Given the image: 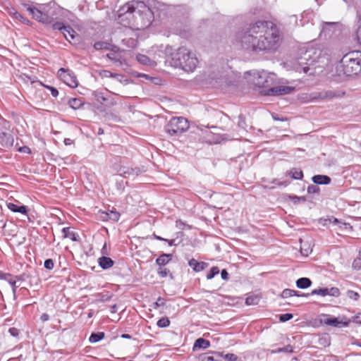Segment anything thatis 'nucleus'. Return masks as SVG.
<instances>
[{"mask_svg":"<svg viewBox=\"0 0 361 361\" xmlns=\"http://www.w3.org/2000/svg\"><path fill=\"white\" fill-rule=\"evenodd\" d=\"M243 49L255 53L275 51L281 37L277 26L271 21L258 20L236 35Z\"/></svg>","mask_w":361,"mask_h":361,"instance_id":"nucleus-1","label":"nucleus"},{"mask_svg":"<svg viewBox=\"0 0 361 361\" xmlns=\"http://www.w3.org/2000/svg\"><path fill=\"white\" fill-rule=\"evenodd\" d=\"M132 16L137 24L140 23L142 29L148 27L154 20V13L144 1L132 0L118 11V18L121 20H124L126 16Z\"/></svg>","mask_w":361,"mask_h":361,"instance_id":"nucleus-2","label":"nucleus"},{"mask_svg":"<svg viewBox=\"0 0 361 361\" xmlns=\"http://www.w3.org/2000/svg\"><path fill=\"white\" fill-rule=\"evenodd\" d=\"M171 47H167L166 53L171 54V63L175 68H179L185 72H193L196 68L198 59L195 54L185 47H180L173 52H170Z\"/></svg>","mask_w":361,"mask_h":361,"instance_id":"nucleus-3","label":"nucleus"},{"mask_svg":"<svg viewBox=\"0 0 361 361\" xmlns=\"http://www.w3.org/2000/svg\"><path fill=\"white\" fill-rule=\"evenodd\" d=\"M27 10L36 20L45 25H50L53 30L60 31L68 42H71V40H73L78 37L76 32L71 25H65L61 22L53 23V18L49 16L47 13H44L42 10L30 6H27Z\"/></svg>","mask_w":361,"mask_h":361,"instance_id":"nucleus-4","label":"nucleus"},{"mask_svg":"<svg viewBox=\"0 0 361 361\" xmlns=\"http://www.w3.org/2000/svg\"><path fill=\"white\" fill-rule=\"evenodd\" d=\"M320 55V52L317 53L315 49L310 48L305 51L296 59L293 63V68L295 71L312 75L314 74L315 68L313 67L317 61Z\"/></svg>","mask_w":361,"mask_h":361,"instance_id":"nucleus-5","label":"nucleus"},{"mask_svg":"<svg viewBox=\"0 0 361 361\" xmlns=\"http://www.w3.org/2000/svg\"><path fill=\"white\" fill-rule=\"evenodd\" d=\"M341 67L347 76L357 75L361 71V52L353 51L344 55L341 61Z\"/></svg>","mask_w":361,"mask_h":361,"instance_id":"nucleus-6","label":"nucleus"},{"mask_svg":"<svg viewBox=\"0 0 361 361\" xmlns=\"http://www.w3.org/2000/svg\"><path fill=\"white\" fill-rule=\"evenodd\" d=\"M188 121L184 117H173L164 126V131L171 136H178L188 130Z\"/></svg>","mask_w":361,"mask_h":361,"instance_id":"nucleus-7","label":"nucleus"},{"mask_svg":"<svg viewBox=\"0 0 361 361\" xmlns=\"http://www.w3.org/2000/svg\"><path fill=\"white\" fill-rule=\"evenodd\" d=\"M343 25L339 22H322L320 37L325 39H334L337 38L342 32Z\"/></svg>","mask_w":361,"mask_h":361,"instance_id":"nucleus-8","label":"nucleus"},{"mask_svg":"<svg viewBox=\"0 0 361 361\" xmlns=\"http://www.w3.org/2000/svg\"><path fill=\"white\" fill-rule=\"evenodd\" d=\"M276 74L262 71L258 73V76L255 78V84L259 87L267 90L276 84Z\"/></svg>","mask_w":361,"mask_h":361,"instance_id":"nucleus-9","label":"nucleus"},{"mask_svg":"<svg viewBox=\"0 0 361 361\" xmlns=\"http://www.w3.org/2000/svg\"><path fill=\"white\" fill-rule=\"evenodd\" d=\"M322 324L325 325L342 328L348 326V322H347V317L345 316L334 317L329 314H324L323 318L320 320Z\"/></svg>","mask_w":361,"mask_h":361,"instance_id":"nucleus-10","label":"nucleus"},{"mask_svg":"<svg viewBox=\"0 0 361 361\" xmlns=\"http://www.w3.org/2000/svg\"><path fill=\"white\" fill-rule=\"evenodd\" d=\"M295 90L294 87L286 85H273L267 90H262L261 93L267 96H279L290 94Z\"/></svg>","mask_w":361,"mask_h":361,"instance_id":"nucleus-11","label":"nucleus"},{"mask_svg":"<svg viewBox=\"0 0 361 361\" xmlns=\"http://www.w3.org/2000/svg\"><path fill=\"white\" fill-rule=\"evenodd\" d=\"M59 77L71 87H76L78 86V80L74 73L63 68H61L58 71Z\"/></svg>","mask_w":361,"mask_h":361,"instance_id":"nucleus-12","label":"nucleus"},{"mask_svg":"<svg viewBox=\"0 0 361 361\" xmlns=\"http://www.w3.org/2000/svg\"><path fill=\"white\" fill-rule=\"evenodd\" d=\"M313 295H319L322 297L330 295L334 297H338L340 295V290L336 287L332 288H319L312 290L310 293H303L302 295L310 296Z\"/></svg>","mask_w":361,"mask_h":361,"instance_id":"nucleus-13","label":"nucleus"},{"mask_svg":"<svg viewBox=\"0 0 361 361\" xmlns=\"http://www.w3.org/2000/svg\"><path fill=\"white\" fill-rule=\"evenodd\" d=\"M92 96L97 102L106 106H112L116 104L114 98L109 94L105 95L102 92L94 91L92 92Z\"/></svg>","mask_w":361,"mask_h":361,"instance_id":"nucleus-14","label":"nucleus"},{"mask_svg":"<svg viewBox=\"0 0 361 361\" xmlns=\"http://www.w3.org/2000/svg\"><path fill=\"white\" fill-rule=\"evenodd\" d=\"M199 361H223V353L209 351L198 356Z\"/></svg>","mask_w":361,"mask_h":361,"instance_id":"nucleus-15","label":"nucleus"},{"mask_svg":"<svg viewBox=\"0 0 361 361\" xmlns=\"http://www.w3.org/2000/svg\"><path fill=\"white\" fill-rule=\"evenodd\" d=\"M345 94L344 91L328 90L318 93L317 98L321 99H331L335 97H340Z\"/></svg>","mask_w":361,"mask_h":361,"instance_id":"nucleus-16","label":"nucleus"},{"mask_svg":"<svg viewBox=\"0 0 361 361\" xmlns=\"http://www.w3.org/2000/svg\"><path fill=\"white\" fill-rule=\"evenodd\" d=\"M14 143V138L11 133L8 132L0 133V145L6 149L13 147Z\"/></svg>","mask_w":361,"mask_h":361,"instance_id":"nucleus-17","label":"nucleus"},{"mask_svg":"<svg viewBox=\"0 0 361 361\" xmlns=\"http://www.w3.org/2000/svg\"><path fill=\"white\" fill-rule=\"evenodd\" d=\"M120 171L125 177H135L144 172L145 170L140 167H123L120 169Z\"/></svg>","mask_w":361,"mask_h":361,"instance_id":"nucleus-18","label":"nucleus"},{"mask_svg":"<svg viewBox=\"0 0 361 361\" xmlns=\"http://www.w3.org/2000/svg\"><path fill=\"white\" fill-rule=\"evenodd\" d=\"M188 265L195 272H199V271H203L208 267L207 263H206L204 262H199L193 258L188 261Z\"/></svg>","mask_w":361,"mask_h":361,"instance_id":"nucleus-19","label":"nucleus"},{"mask_svg":"<svg viewBox=\"0 0 361 361\" xmlns=\"http://www.w3.org/2000/svg\"><path fill=\"white\" fill-rule=\"evenodd\" d=\"M210 341L208 340H206L203 338H199L195 340L192 350L193 351H195L197 350H205L210 347Z\"/></svg>","mask_w":361,"mask_h":361,"instance_id":"nucleus-20","label":"nucleus"},{"mask_svg":"<svg viewBox=\"0 0 361 361\" xmlns=\"http://www.w3.org/2000/svg\"><path fill=\"white\" fill-rule=\"evenodd\" d=\"M7 207L11 212L15 213H20L22 214H27L28 212V208L25 205H17L12 202L7 203Z\"/></svg>","mask_w":361,"mask_h":361,"instance_id":"nucleus-21","label":"nucleus"},{"mask_svg":"<svg viewBox=\"0 0 361 361\" xmlns=\"http://www.w3.org/2000/svg\"><path fill=\"white\" fill-rule=\"evenodd\" d=\"M98 264L102 269H108L114 264V261L106 256L101 257L98 259Z\"/></svg>","mask_w":361,"mask_h":361,"instance_id":"nucleus-22","label":"nucleus"},{"mask_svg":"<svg viewBox=\"0 0 361 361\" xmlns=\"http://www.w3.org/2000/svg\"><path fill=\"white\" fill-rule=\"evenodd\" d=\"M312 180L317 185H328L331 183V179L326 175H314L312 177Z\"/></svg>","mask_w":361,"mask_h":361,"instance_id":"nucleus-23","label":"nucleus"},{"mask_svg":"<svg viewBox=\"0 0 361 361\" xmlns=\"http://www.w3.org/2000/svg\"><path fill=\"white\" fill-rule=\"evenodd\" d=\"M63 238H69L74 242H78L80 240L79 235L77 233L70 231L69 227H66L62 229Z\"/></svg>","mask_w":361,"mask_h":361,"instance_id":"nucleus-24","label":"nucleus"},{"mask_svg":"<svg viewBox=\"0 0 361 361\" xmlns=\"http://www.w3.org/2000/svg\"><path fill=\"white\" fill-rule=\"evenodd\" d=\"M172 254H161L157 259L156 264L159 267L167 264L172 259Z\"/></svg>","mask_w":361,"mask_h":361,"instance_id":"nucleus-25","label":"nucleus"},{"mask_svg":"<svg viewBox=\"0 0 361 361\" xmlns=\"http://www.w3.org/2000/svg\"><path fill=\"white\" fill-rule=\"evenodd\" d=\"M295 283L298 288L305 289L311 286L312 281L309 278L302 277L298 279Z\"/></svg>","mask_w":361,"mask_h":361,"instance_id":"nucleus-26","label":"nucleus"},{"mask_svg":"<svg viewBox=\"0 0 361 361\" xmlns=\"http://www.w3.org/2000/svg\"><path fill=\"white\" fill-rule=\"evenodd\" d=\"M68 104L72 109H78L84 104V102L81 98H71L68 100Z\"/></svg>","mask_w":361,"mask_h":361,"instance_id":"nucleus-27","label":"nucleus"},{"mask_svg":"<svg viewBox=\"0 0 361 361\" xmlns=\"http://www.w3.org/2000/svg\"><path fill=\"white\" fill-rule=\"evenodd\" d=\"M104 333L102 331L93 332L89 338V341L92 343L100 341L104 338Z\"/></svg>","mask_w":361,"mask_h":361,"instance_id":"nucleus-28","label":"nucleus"},{"mask_svg":"<svg viewBox=\"0 0 361 361\" xmlns=\"http://www.w3.org/2000/svg\"><path fill=\"white\" fill-rule=\"evenodd\" d=\"M287 173L295 180H301L303 178V172L301 170H298L295 168L288 171Z\"/></svg>","mask_w":361,"mask_h":361,"instance_id":"nucleus-29","label":"nucleus"},{"mask_svg":"<svg viewBox=\"0 0 361 361\" xmlns=\"http://www.w3.org/2000/svg\"><path fill=\"white\" fill-rule=\"evenodd\" d=\"M260 300V297L257 295H249L245 300V303L247 305H257Z\"/></svg>","mask_w":361,"mask_h":361,"instance_id":"nucleus-30","label":"nucleus"},{"mask_svg":"<svg viewBox=\"0 0 361 361\" xmlns=\"http://www.w3.org/2000/svg\"><path fill=\"white\" fill-rule=\"evenodd\" d=\"M109 46V42H104V41H99L97 42L94 44V48L97 51L99 50H108Z\"/></svg>","mask_w":361,"mask_h":361,"instance_id":"nucleus-31","label":"nucleus"},{"mask_svg":"<svg viewBox=\"0 0 361 361\" xmlns=\"http://www.w3.org/2000/svg\"><path fill=\"white\" fill-rule=\"evenodd\" d=\"M136 58H137V61L141 64H143V65H149L150 64L151 60L146 55L138 54Z\"/></svg>","mask_w":361,"mask_h":361,"instance_id":"nucleus-32","label":"nucleus"},{"mask_svg":"<svg viewBox=\"0 0 361 361\" xmlns=\"http://www.w3.org/2000/svg\"><path fill=\"white\" fill-rule=\"evenodd\" d=\"M109 212V220H111L114 222L118 221L120 218V214L116 210L111 209L108 210Z\"/></svg>","mask_w":361,"mask_h":361,"instance_id":"nucleus-33","label":"nucleus"},{"mask_svg":"<svg viewBox=\"0 0 361 361\" xmlns=\"http://www.w3.org/2000/svg\"><path fill=\"white\" fill-rule=\"evenodd\" d=\"M6 281H8L9 283V285L11 286V287H12V292L13 293V297H14V298H16V289H17L18 286L16 285V281L14 279V276L11 274L10 277L8 278V280H7Z\"/></svg>","mask_w":361,"mask_h":361,"instance_id":"nucleus-34","label":"nucleus"},{"mask_svg":"<svg viewBox=\"0 0 361 361\" xmlns=\"http://www.w3.org/2000/svg\"><path fill=\"white\" fill-rule=\"evenodd\" d=\"M157 325L160 328H165L170 325V320L168 317H162L159 319Z\"/></svg>","mask_w":361,"mask_h":361,"instance_id":"nucleus-35","label":"nucleus"},{"mask_svg":"<svg viewBox=\"0 0 361 361\" xmlns=\"http://www.w3.org/2000/svg\"><path fill=\"white\" fill-rule=\"evenodd\" d=\"M219 273V269L217 267H212L209 271V272L207 275V279L210 280L213 279L216 275Z\"/></svg>","mask_w":361,"mask_h":361,"instance_id":"nucleus-36","label":"nucleus"},{"mask_svg":"<svg viewBox=\"0 0 361 361\" xmlns=\"http://www.w3.org/2000/svg\"><path fill=\"white\" fill-rule=\"evenodd\" d=\"M12 16L16 18V19H18L20 21L24 23L25 24H27L28 25L29 23H30V20L25 18L20 13H18V11H15L14 12L12 13Z\"/></svg>","mask_w":361,"mask_h":361,"instance_id":"nucleus-37","label":"nucleus"},{"mask_svg":"<svg viewBox=\"0 0 361 361\" xmlns=\"http://www.w3.org/2000/svg\"><path fill=\"white\" fill-rule=\"evenodd\" d=\"M275 353H291L293 352V348L291 345L288 344L283 348H279L276 349Z\"/></svg>","mask_w":361,"mask_h":361,"instance_id":"nucleus-38","label":"nucleus"},{"mask_svg":"<svg viewBox=\"0 0 361 361\" xmlns=\"http://www.w3.org/2000/svg\"><path fill=\"white\" fill-rule=\"evenodd\" d=\"M347 322H348V325L351 322L357 324H361V313H359L357 315L352 317L351 318H347Z\"/></svg>","mask_w":361,"mask_h":361,"instance_id":"nucleus-39","label":"nucleus"},{"mask_svg":"<svg viewBox=\"0 0 361 361\" xmlns=\"http://www.w3.org/2000/svg\"><path fill=\"white\" fill-rule=\"evenodd\" d=\"M295 290L286 288L282 291L281 295L283 298H287L293 296V295H295Z\"/></svg>","mask_w":361,"mask_h":361,"instance_id":"nucleus-40","label":"nucleus"},{"mask_svg":"<svg viewBox=\"0 0 361 361\" xmlns=\"http://www.w3.org/2000/svg\"><path fill=\"white\" fill-rule=\"evenodd\" d=\"M97 219L103 221H109V212L99 211L97 214Z\"/></svg>","mask_w":361,"mask_h":361,"instance_id":"nucleus-41","label":"nucleus"},{"mask_svg":"<svg viewBox=\"0 0 361 361\" xmlns=\"http://www.w3.org/2000/svg\"><path fill=\"white\" fill-rule=\"evenodd\" d=\"M238 356L233 353L223 354V361H236Z\"/></svg>","mask_w":361,"mask_h":361,"instance_id":"nucleus-42","label":"nucleus"},{"mask_svg":"<svg viewBox=\"0 0 361 361\" xmlns=\"http://www.w3.org/2000/svg\"><path fill=\"white\" fill-rule=\"evenodd\" d=\"M289 198L293 201L294 204H298L301 202H305L306 201V197L305 196H301L298 197L296 195H292L290 196Z\"/></svg>","mask_w":361,"mask_h":361,"instance_id":"nucleus-43","label":"nucleus"},{"mask_svg":"<svg viewBox=\"0 0 361 361\" xmlns=\"http://www.w3.org/2000/svg\"><path fill=\"white\" fill-rule=\"evenodd\" d=\"M293 315L291 313H286L279 315V321L281 322H286L293 319Z\"/></svg>","mask_w":361,"mask_h":361,"instance_id":"nucleus-44","label":"nucleus"},{"mask_svg":"<svg viewBox=\"0 0 361 361\" xmlns=\"http://www.w3.org/2000/svg\"><path fill=\"white\" fill-rule=\"evenodd\" d=\"M307 190L309 194H318L320 192V188L316 185H310L307 187Z\"/></svg>","mask_w":361,"mask_h":361,"instance_id":"nucleus-45","label":"nucleus"},{"mask_svg":"<svg viewBox=\"0 0 361 361\" xmlns=\"http://www.w3.org/2000/svg\"><path fill=\"white\" fill-rule=\"evenodd\" d=\"M238 126L243 129H245L247 127V124L245 122V118L242 114L239 115V116H238Z\"/></svg>","mask_w":361,"mask_h":361,"instance_id":"nucleus-46","label":"nucleus"},{"mask_svg":"<svg viewBox=\"0 0 361 361\" xmlns=\"http://www.w3.org/2000/svg\"><path fill=\"white\" fill-rule=\"evenodd\" d=\"M347 295L348 296L349 298L353 299L354 300H357L360 298V295L358 293L350 290H348Z\"/></svg>","mask_w":361,"mask_h":361,"instance_id":"nucleus-47","label":"nucleus"},{"mask_svg":"<svg viewBox=\"0 0 361 361\" xmlns=\"http://www.w3.org/2000/svg\"><path fill=\"white\" fill-rule=\"evenodd\" d=\"M54 261L51 259H47L44 261V266L48 270H51L54 268Z\"/></svg>","mask_w":361,"mask_h":361,"instance_id":"nucleus-48","label":"nucleus"},{"mask_svg":"<svg viewBox=\"0 0 361 361\" xmlns=\"http://www.w3.org/2000/svg\"><path fill=\"white\" fill-rule=\"evenodd\" d=\"M165 304V299L161 297H159L156 301V302L154 304V308H157L161 306H164Z\"/></svg>","mask_w":361,"mask_h":361,"instance_id":"nucleus-49","label":"nucleus"},{"mask_svg":"<svg viewBox=\"0 0 361 361\" xmlns=\"http://www.w3.org/2000/svg\"><path fill=\"white\" fill-rule=\"evenodd\" d=\"M169 272H170V271L168 269H166V268H164V269L159 268V269L158 271V274L161 277L164 278V277H166L168 276Z\"/></svg>","mask_w":361,"mask_h":361,"instance_id":"nucleus-50","label":"nucleus"},{"mask_svg":"<svg viewBox=\"0 0 361 361\" xmlns=\"http://www.w3.org/2000/svg\"><path fill=\"white\" fill-rule=\"evenodd\" d=\"M45 87L50 90L51 94L54 97H56L59 95V91L54 87L46 85Z\"/></svg>","mask_w":361,"mask_h":361,"instance_id":"nucleus-51","label":"nucleus"},{"mask_svg":"<svg viewBox=\"0 0 361 361\" xmlns=\"http://www.w3.org/2000/svg\"><path fill=\"white\" fill-rule=\"evenodd\" d=\"M27 277H28V275L25 273H23L20 275L14 276V279H16V281H25Z\"/></svg>","mask_w":361,"mask_h":361,"instance_id":"nucleus-52","label":"nucleus"},{"mask_svg":"<svg viewBox=\"0 0 361 361\" xmlns=\"http://www.w3.org/2000/svg\"><path fill=\"white\" fill-rule=\"evenodd\" d=\"M221 276L223 280L228 281L229 279V274L226 269H222L221 271Z\"/></svg>","mask_w":361,"mask_h":361,"instance_id":"nucleus-53","label":"nucleus"},{"mask_svg":"<svg viewBox=\"0 0 361 361\" xmlns=\"http://www.w3.org/2000/svg\"><path fill=\"white\" fill-rule=\"evenodd\" d=\"M11 274L9 273H5L3 271H0V280H4L7 281L8 280V278L10 277Z\"/></svg>","mask_w":361,"mask_h":361,"instance_id":"nucleus-54","label":"nucleus"},{"mask_svg":"<svg viewBox=\"0 0 361 361\" xmlns=\"http://www.w3.org/2000/svg\"><path fill=\"white\" fill-rule=\"evenodd\" d=\"M18 151L20 152H23V153H27V154L31 153L30 149L27 146H23V147H19Z\"/></svg>","mask_w":361,"mask_h":361,"instance_id":"nucleus-55","label":"nucleus"},{"mask_svg":"<svg viewBox=\"0 0 361 361\" xmlns=\"http://www.w3.org/2000/svg\"><path fill=\"white\" fill-rule=\"evenodd\" d=\"M11 336L16 337L18 336V330L14 327L10 328L8 330Z\"/></svg>","mask_w":361,"mask_h":361,"instance_id":"nucleus-56","label":"nucleus"},{"mask_svg":"<svg viewBox=\"0 0 361 361\" xmlns=\"http://www.w3.org/2000/svg\"><path fill=\"white\" fill-rule=\"evenodd\" d=\"M361 260L359 259L357 260H354L353 263V267L355 269H360V267H361Z\"/></svg>","mask_w":361,"mask_h":361,"instance_id":"nucleus-57","label":"nucleus"},{"mask_svg":"<svg viewBox=\"0 0 361 361\" xmlns=\"http://www.w3.org/2000/svg\"><path fill=\"white\" fill-rule=\"evenodd\" d=\"M108 50H110V51H114V53H116L119 51V48L117 46L109 43Z\"/></svg>","mask_w":361,"mask_h":361,"instance_id":"nucleus-58","label":"nucleus"},{"mask_svg":"<svg viewBox=\"0 0 361 361\" xmlns=\"http://www.w3.org/2000/svg\"><path fill=\"white\" fill-rule=\"evenodd\" d=\"M111 295H107V294H105V295H104V294H103V295H102V296H101V299H100V300H101V301H103V302H105V301H109V300H111Z\"/></svg>","mask_w":361,"mask_h":361,"instance_id":"nucleus-59","label":"nucleus"},{"mask_svg":"<svg viewBox=\"0 0 361 361\" xmlns=\"http://www.w3.org/2000/svg\"><path fill=\"white\" fill-rule=\"evenodd\" d=\"M49 319V316L48 314L47 313H43L41 317H40V319L42 322H47L48 321Z\"/></svg>","mask_w":361,"mask_h":361,"instance_id":"nucleus-60","label":"nucleus"},{"mask_svg":"<svg viewBox=\"0 0 361 361\" xmlns=\"http://www.w3.org/2000/svg\"><path fill=\"white\" fill-rule=\"evenodd\" d=\"M356 38L357 42L361 44V27H360L357 31Z\"/></svg>","mask_w":361,"mask_h":361,"instance_id":"nucleus-61","label":"nucleus"},{"mask_svg":"<svg viewBox=\"0 0 361 361\" xmlns=\"http://www.w3.org/2000/svg\"><path fill=\"white\" fill-rule=\"evenodd\" d=\"M176 226L180 229H183L185 226V224L180 220L176 221Z\"/></svg>","mask_w":361,"mask_h":361,"instance_id":"nucleus-62","label":"nucleus"},{"mask_svg":"<svg viewBox=\"0 0 361 361\" xmlns=\"http://www.w3.org/2000/svg\"><path fill=\"white\" fill-rule=\"evenodd\" d=\"M300 252L303 256H308L310 253L309 249H304L302 247L300 248Z\"/></svg>","mask_w":361,"mask_h":361,"instance_id":"nucleus-63","label":"nucleus"},{"mask_svg":"<svg viewBox=\"0 0 361 361\" xmlns=\"http://www.w3.org/2000/svg\"><path fill=\"white\" fill-rule=\"evenodd\" d=\"M152 238H153L154 239L157 240H161V241L166 240V238H162V237H161V236H159V235H157V234H155V233H153V234H152Z\"/></svg>","mask_w":361,"mask_h":361,"instance_id":"nucleus-64","label":"nucleus"}]
</instances>
